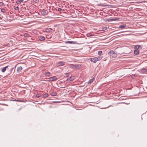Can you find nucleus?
<instances>
[{"mask_svg":"<svg viewBox=\"0 0 147 147\" xmlns=\"http://www.w3.org/2000/svg\"><path fill=\"white\" fill-rule=\"evenodd\" d=\"M69 67L71 68L78 69L80 67V64L71 65Z\"/></svg>","mask_w":147,"mask_h":147,"instance_id":"1","label":"nucleus"},{"mask_svg":"<svg viewBox=\"0 0 147 147\" xmlns=\"http://www.w3.org/2000/svg\"><path fill=\"white\" fill-rule=\"evenodd\" d=\"M110 56H112L113 57H115L117 56V54L114 52L113 50H111L109 51Z\"/></svg>","mask_w":147,"mask_h":147,"instance_id":"2","label":"nucleus"},{"mask_svg":"<svg viewBox=\"0 0 147 147\" xmlns=\"http://www.w3.org/2000/svg\"><path fill=\"white\" fill-rule=\"evenodd\" d=\"M119 19V18H113L111 19H107L106 21L108 22H111L112 21H115L118 20Z\"/></svg>","mask_w":147,"mask_h":147,"instance_id":"3","label":"nucleus"},{"mask_svg":"<svg viewBox=\"0 0 147 147\" xmlns=\"http://www.w3.org/2000/svg\"><path fill=\"white\" fill-rule=\"evenodd\" d=\"M62 10V13H63V15H65L66 14H68V12H67V10H58V11H59L61 12ZM62 13L61 12V13Z\"/></svg>","mask_w":147,"mask_h":147,"instance_id":"4","label":"nucleus"},{"mask_svg":"<svg viewBox=\"0 0 147 147\" xmlns=\"http://www.w3.org/2000/svg\"><path fill=\"white\" fill-rule=\"evenodd\" d=\"M65 62L64 61H59L57 63L58 66H62L65 64Z\"/></svg>","mask_w":147,"mask_h":147,"instance_id":"5","label":"nucleus"},{"mask_svg":"<svg viewBox=\"0 0 147 147\" xmlns=\"http://www.w3.org/2000/svg\"><path fill=\"white\" fill-rule=\"evenodd\" d=\"M65 42L66 44H76L77 43L76 41H67Z\"/></svg>","mask_w":147,"mask_h":147,"instance_id":"6","label":"nucleus"},{"mask_svg":"<svg viewBox=\"0 0 147 147\" xmlns=\"http://www.w3.org/2000/svg\"><path fill=\"white\" fill-rule=\"evenodd\" d=\"M49 80L52 81L56 80L57 79V78L56 76H53L49 78Z\"/></svg>","mask_w":147,"mask_h":147,"instance_id":"7","label":"nucleus"},{"mask_svg":"<svg viewBox=\"0 0 147 147\" xmlns=\"http://www.w3.org/2000/svg\"><path fill=\"white\" fill-rule=\"evenodd\" d=\"M96 57L92 58L90 59V60L92 62L95 63L97 61H96Z\"/></svg>","mask_w":147,"mask_h":147,"instance_id":"8","label":"nucleus"},{"mask_svg":"<svg viewBox=\"0 0 147 147\" xmlns=\"http://www.w3.org/2000/svg\"><path fill=\"white\" fill-rule=\"evenodd\" d=\"M22 66L18 67L17 68V71L18 72H20L22 69Z\"/></svg>","mask_w":147,"mask_h":147,"instance_id":"9","label":"nucleus"},{"mask_svg":"<svg viewBox=\"0 0 147 147\" xmlns=\"http://www.w3.org/2000/svg\"><path fill=\"white\" fill-rule=\"evenodd\" d=\"M140 48L141 49L142 47L140 45H136L134 47V48L135 49V50H138V49Z\"/></svg>","mask_w":147,"mask_h":147,"instance_id":"10","label":"nucleus"},{"mask_svg":"<svg viewBox=\"0 0 147 147\" xmlns=\"http://www.w3.org/2000/svg\"><path fill=\"white\" fill-rule=\"evenodd\" d=\"M8 67V66H7L4 67H3L1 69V71L2 72H4L6 71L7 68Z\"/></svg>","mask_w":147,"mask_h":147,"instance_id":"11","label":"nucleus"},{"mask_svg":"<svg viewBox=\"0 0 147 147\" xmlns=\"http://www.w3.org/2000/svg\"><path fill=\"white\" fill-rule=\"evenodd\" d=\"M52 30V29L51 28H47L45 29V31L47 32H50Z\"/></svg>","mask_w":147,"mask_h":147,"instance_id":"12","label":"nucleus"},{"mask_svg":"<svg viewBox=\"0 0 147 147\" xmlns=\"http://www.w3.org/2000/svg\"><path fill=\"white\" fill-rule=\"evenodd\" d=\"M39 39L40 40H43L45 39V37L42 36H40L38 37Z\"/></svg>","mask_w":147,"mask_h":147,"instance_id":"13","label":"nucleus"},{"mask_svg":"<svg viewBox=\"0 0 147 147\" xmlns=\"http://www.w3.org/2000/svg\"><path fill=\"white\" fill-rule=\"evenodd\" d=\"M134 53L136 55H138L139 54V50H135L134 51Z\"/></svg>","mask_w":147,"mask_h":147,"instance_id":"14","label":"nucleus"},{"mask_svg":"<svg viewBox=\"0 0 147 147\" xmlns=\"http://www.w3.org/2000/svg\"><path fill=\"white\" fill-rule=\"evenodd\" d=\"M126 27V25L125 24H123L122 25H120L119 26V27L121 28V29H123Z\"/></svg>","mask_w":147,"mask_h":147,"instance_id":"15","label":"nucleus"},{"mask_svg":"<svg viewBox=\"0 0 147 147\" xmlns=\"http://www.w3.org/2000/svg\"><path fill=\"white\" fill-rule=\"evenodd\" d=\"M45 10H42V11H41V14L43 15H45L46 14L47 12L45 11Z\"/></svg>","mask_w":147,"mask_h":147,"instance_id":"16","label":"nucleus"},{"mask_svg":"<svg viewBox=\"0 0 147 147\" xmlns=\"http://www.w3.org/2000/svg\"><path fill=\"white\" fill-rule=\"evenodd\" d=\"M57 94V92H52L51 94V96H54L56 95Z\"/></svg>","mask_w":147,"mask_h":147,"instance_id":"17","label":"nucleus"},{"mask_svg":"<svg viewBox=\"0 0 147 147\" xmlns=\"http://www.w3.org/2000/svg\"><path fill=\"white\" fill-rule=\"evenodd\" d=\"M93 79H94V78H93L92 79H90L88 82V84H90L91 83H92V82H93Z\"/></svg>","mask_w":147,"mask_h":147,"instance_id":"18","label":"nucleus"},{"mask_svg":"<svg viewBox=\"0 0 147 147\" xmlns=\"http://www.w3.org/2000/svg\"><path fill=\"white\" fill-rule=\"evenodd\" d=\"M45 74L46 76L49 77L50 76V73L49 72H47L45 73Z\"/></svg>","mask_w":147,"mask_h":147,"instance_id":"19","label":"nucleus"},{"mask_svg":"<svg viewBox=\"0 0 147 147\" xmlns=\"http://www.w3.org/2000/svg\"><path fill=\"white\" fill-rule=\"evenodd\" d=\"M102 57H96V61H98L100 60L102 58Z\"/></svg>","mask_w":147,"mask_h":147,"instance_id":"20","label":"nucleus"},{"mask_svg":"<svg viewBox=\"0 0 147 147\" xmlns=\"http://www.w3.org/2000/svg\"><path fill=\"white\" fill-rule=\"evenodd\" d=\"M48 96V94H47L46 93L44 94L43 95V97L44 98H46Z\"/></svg>","mask_w":147,"mask_h":147,"instance_id":"21","label":"nucleus"},{"mask_svg":"<svg viewBox=\"0 0 147 147\" xmlns=\"http://www.w3.org/2000/svg\"><path fill=\"white\" fill-rule=\"evenodd\" d=\"M24 35L25 37H29V34H28L26 33L24 34Z\"/></svg>","mask_w":147,"mask_h":147,"instance_id":"22","label":"nucleus"},{"mask_svg":"<svg viewBox=\"0 0 147 147\" xmlns=\"http://www.w3.org/2000/svg\"><path fill=\"white\" fill-rule=\"evenodd\" d=\"M41 96V94H37L36 95V97H37V98H39Z\"/></svg>","mask_w":147,"mask_h":147,"instance_id":"23","label":"nucleus"},{"mask_svg":"<svg viewBox=\"0 0 147 147\" xmlns=\"http://www.w3.org/2000/svg\"><path fill=\"white\" fill-rule=\"evenodd\" d=\"M12 100L13 101H18V102H22V100L14 99V100Z\"/></svg>","mask_w":147,"mask_h":147,"instance_id":"24","label":"nucleus"},{"mask_svg":"<svg viewBox=\"0 0 147 147\" xmlns=\"http://www.w3.org/2000/svg\"><path fill=\"white\" fill-rule=\"evenodd\" d=\"M86 35L87 36H90L92 35V34L91 33H88Z\"/></svg>","mask_w":147,"mask_h":147,"instance_id":"25","label":"nucleus"},{"mask_svg":"<svg viewBox=\"0 0 147 147\" xmlns=\"http://www.w3.org/2000/svg\"><path fill=\"white\" fill-rule=\"evenodd\" d=\"M65 76L66 77H67L69 75V73H67L65 74Z\"/></svg>","mask_w":147,"mask_h":147,"instance_id":"26","label":"nucleus"},{"mask_svg":"<svg viewBox=\"0 0 147 147\" xmlns=\"http://www.w3.org/2000/svg\"><path fill=\"white\" fill-rule=\"evenodd\" d=\"M131 78H132V79H134L136 77V75H131Z\"/></svg>","mask_w":147,"mask_h":147,"instance_id":"27","label":"nucleus"},{"mask_svg":"<svg viewBox=\"0 0 147 147\" xmlns=\"http://www.w3.org/2000/svg\"><path fill=\"white\" fill-rule=\"evenodd\" d=\"M102 29V30L103 31H105V30H107V27H105L103 28Z\"/></svg>","mask_w":147,"mask_h":147,"instance_id":"28","label":"nucleus"},{"mask_svg":"<svg viewBox=\"0 0 147 147\" xmlns=\"http://www.w3.org/2000/svg\"><path fill=\"white\" fill-rule=\"evenodd\" d=\"M102 53V51H98V54L99 55H100Z\"/></svg>","mask_w":147,"mask_h":147,"instance_id":"29","label":"nucleus"},{"mask_svg":"<svg viewBox=\"0 0 147 147\" xmlns=\"http://www.w3.org/2000/svg\"><path fill=\"white\" fill-rule=\"evenodd\" d=\"M16 3L18 4H20L21 3V2L20 1L18 0L16 1Z\"/></svg>","mask_w":147,"mask_h":147,"instance_id":"30","label":"nucleus"},{"mask_svg":"<svg viewBox=\"0 0 147 147\" xmlns=\"http://www.w3.org/2000/svg\"><path fill=\"white\" fill-rule=\"evenodd\" d=\"M74 80V78L72 77H70L69 78V80L70 81H73Z\"/></svg>","mask_w":147,"mask_h":147,"instance_id":"31","label":"nucleus"},{"mask_svg":"<svg viewBox=\"0 0 147 147\" xmlns=\"http://www.w3.org/2000/svg\"><path fill=\"white\" fill-rule=\"evenodd\" d=\"M15 41V40L14 39H13L12 40H10V42H14Z\"/></svg>","mask_w":147,"mask_h":147,"instance_id":"32","label":"nucleus"},{"mask_svg":"<svg viewBox=\"0 0 147 147\" xmlns=\"http://www.w3.org/2000/svg\"><path fill=\"white\" fill-rule=\"evenodd\" d=\"M33 1L35 3H36L38 1V0H33Z\"/></svg>","mask_w":147,"mask_h":147,"instance_id":"33","label":"nucleus"},{"mask_svg":"<svg viewBox=\"0 0 147 147\" xmlns=\"http://www.w3.org/2000/svg\"><path fill=\"white\" fill-rule=\"evenodd\" d=\"M67 12H68V14L69 15V13L70 10H67V11H66Z\"/></svg>","mask_w":147,"mask_h":147,"instance_id":"34","label":"nucleus"},{"mask_svg":"<svg viewBox=\"0 0 147 147\" xmlns=\"http://www.w3.org/2000/svg\"><path fill=\"white\" fill-rule=\"evenodd\" d=\"M76 10V12H77V11H78V12H80V11H82V10H81V9H80V10Z\"/></svg>","mask_w":147,"mask_h":147,"instance_id":"35","label":"nucleus"},{"mask_svg":"<svg viewBox=\"0 0 147 147\" xmlns=\"http://www.w3.org/2000/svg\"><path fill=\"white\" fill-rule=\"evenodd\" d=\"M6 10H1V12H5V11Z\"/></svg>","mask_w":147,"mask_h":147,"instance_id":"36","label":"nucleus"},{"mask_svg":"<svg viewBox=\"0 0 147 147\" xmlns=\"http://www.w3.org/2000/svg\"><path fill=\"white\" fill-rule=\"evenodd\" d=\"M3 4V3L2 2L0 3V6L2 5Z\"/></svg>","mask_w":147,"mask_h":147,"instance_id":"37","label":"nucleus"},{"mask_svg":"<svg viewBox=\"0 0 147 147\" xmlns=\"http://www.w3.org/2000/svg\"><path fill=\"white\" fill-rule=\"evenodd\" d=\"M19 1H20V2H23V1H24V0H20Z\"/></svg>","mask_w":147,"mask_h":147,"instance_id":"38","label":"nucleus"},{"mask_svg":"<svg viewBox=\"0 0 147 147\" xmlns=\"http://www.w3.org/2000/svg\"><path fill=\"white\" fill-rule=\"evenodd\" d=\"M16 8H17V9H18V8H19V7H18L17 6V7H16V8H15V9H16Z\"/></svg>","mask_w":147,"mask_h":147,"instance_id":"39","label":"nucleus"},{"mask_svg":"<svg viewBox=\"0 0 147 147\" xmlns=\"http://www.w3.org/2000/svg\"><path fill=\"white\" fill-rule=\"evenodd\" d=\"M13 11H10V13H13Z\"/></svg>","mask_w":147,"mask_h":147,"instance_id":"40","label":"nucleus"},{"mask_svg":"<svg viewBox=\"0 0 147 147\" xmlns=\"http://www.w3.org/2000/svg\"><path fill=\"white\" fill-rule=\"evenodd\" d=\"M61 9V8H58V9Z\"/></svg>","mask_w":147,"mask_h":147,"instance_id":"41","label":"nucleus"},{"mask_svg":"<svg viewBox=\"0 0 147 147\" xmlns=\"http://www.w3.org/2000/svg\"><path fill=\"white\" fill-rule=\"evenodd\" d=\"M71 10L72 11L71 12H73V11H74V10L72 9V10Z\"/></svg>","mask_w":147,"mask_h":147,"instance_id":"42","label":"nucleus"},{"mask_svg":"<svg viewBox=\"0 0 147 147\" xmlns=\"http://www.w3.org/2000/svg\"><path fill=\"white\" fill-rule=\"evenodd\" d=\"M0 9H3V8H1H1H0Z\"/></svg>","mask_w":147,"mask_h":147,"instance_id":"43","label":"nucleus"},{"mask_svg":"<svg viewBox=\"0 0 147 147\" xmlns=\"http://www.w3.org/2000/svg\"><path fill=\"white\" fill-rule=\"evenodd\" d=\"M100 11H102V10H101V9H100Z\"/></svg>","mask_w":147,"mask_h":147,"instance_id":"44","label":"nucleus"},{"mask_svg":"<svg viewBox=\"0 0 147 147\" xmlns=\"http://www.w3.org/2000/svg\"><path fill=\"white\" fill-rule=\"evenodd\" d=\"M29 10H30V11H31V10H30V9H29Z\"/></svg>","mask_w":147,"mask_h":147,"instance_id":"45","label":"nucleus"},{"mask_svg":"<svg viewBox=\"0 0 147 147\" xmlns=\"http://www.w3.org/2000/svg\"><path fill=\"white\" fill-rule=\"evenodd\" d=\"M113 11H112V12H111V13H113V12H112Z\"/></svg>","mask_w":147,"mask_h":147,"instance_id":"46","label":"nucleus"}]
</instances>
